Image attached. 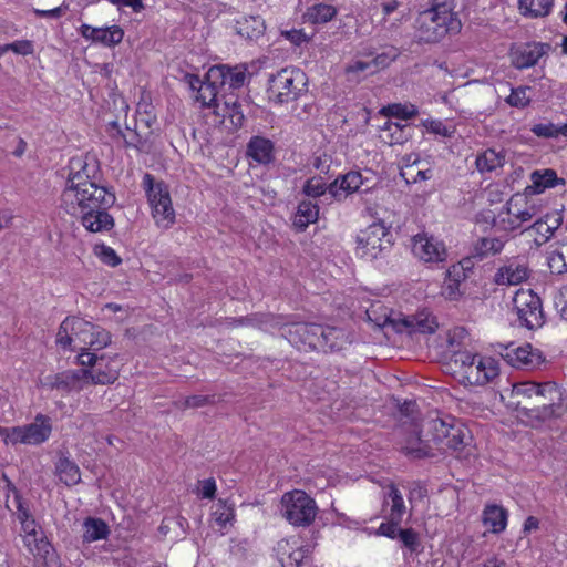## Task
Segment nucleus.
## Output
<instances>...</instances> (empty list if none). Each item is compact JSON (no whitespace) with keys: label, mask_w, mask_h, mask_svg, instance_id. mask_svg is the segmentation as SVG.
Instances as JSON below:
<instances>
[{"label":"nucleus","mask_w":567,"mask_h":567,"mask_svg":"<svg viewBox=\"0 0 567 567\" xmlns=\"http://www.w3.org/2000/svg\"><path fill=\"white\" fill-rule=\"evenodd\" d=\"M209 80L214 83H219L221 89H239L244 86L247 80L246 66L239 64L229 66L226 64H218L209 68Z\"/></svg>","instance_id":"21"},{"label":"nucleus","mask_w":567,"mask_h":567,"mask_svg":"<svg viewBox=\"0 0 567 567\" xmlns=\"http://www.w3.org/2000/svg\"><path fill=\"white\" fill-rule=\"evenodd\" d=\"M362 184V175L359 172L352 171L331 183L329 185V194L340 200L342 197L358 192Z\"/></svg>","instance_id":"26"},{"label":"nucleus","mask_w":567,"mask_h":567,"mask_svg":"<svg viewBox=\"0 0 567 567\" xmlns=\"http://www.w3.org/2000/svg\"><path fill=\"white\" fill-rule=\"evenodd\" d=\"M306 73L293 66H288L271 74L268 79V96L276 104H287L299 99L307 91Z\"/></svg>","instance_id":"6"},{"label":"nucleus","mask_w":567,"mask_h":567,"mask_svg":"<svg viewBox=\"0 0 567 567\" xmlns=\"http://www.w3.org/2000/svg\"><path fill=\"white\" fill-rule=\"evenodd\" d=\"M13 504L16 506L14 515L19 520L20 525L27 523L28 520L34 519L28 506L24 504L22 497L19 494H16L13 497Z\"/></svg>","instance_id":"59"},{"label":"nucleus","mask_w":567,"mask_h":567,"mask_svg":"<svg viewBox=\"0 0 567 567\" xmlns=\"http://www.w3.org/2000/svg\"><path fill=\"white\" fill-rule=\"evenodd\" d=\"M554 0H518L520 14L529 19L545 18L550 14Z\"/></svg>","instance_id":"36"},{"label":"nucleus","mask_w":567,"mask_h":567,"mask_svg":"<svg viewBox=\"0 0 567 567\" xmlns=\"http://www.w3.org/2000/svg\"><path fill=\"white\" fill-rule=\"evenodd\" d=\"M505 243L499 237H481L473 244L472 256L480 260L496 256L502 252Z\"/></svg>","instance_id":"34"},{"label":"nucleus","mask_w":567,"mask_h":567,"mask_svg":"<svg viewBox=\"0 0 567 567\" xmlns=\"http://www.w3.org/2000/svg\"><path fill=\"white\" fill-rule=\"evenodd\" d=\"M337 9L331 4L318 3L309 7L306 17L313 24L326 23L334 18Z\"/></svg>","instance_id":"46"},{"label":"nucleus","mask_w":567,"mask_h":567,"mask_svg":"<svg viewBox=\"0 0 567 567\" xmlns=\"http://www.w3.org/2000/svg\"><path fill=\"white\" fill-rule=\"evenodd\" d=\"M212 519L218 529L224 534L228 527H231L235 520V511L226 501L219 499L212 512Z\"/></svg>","instance_id":"42"},{"label":"nucleus","mask_w":567,"mask_h":567,"mask_svg":"<svg viewBox=\"0 0 567 567\" xmlns=\"http://www.w3.org/2000/svg\"><path fill=\"white\" fill-rule=\"evenodd\" d=\"M505 163V155L503 152H496L493 148H487L477 155L475 165L480 173H491L497 168L503 167Z\"/></svg>","instance_id":"41"},{"label":"nucleus","mask_w":567,"mask_h":567,"mask_svg":"<svg viewBox=\"0 0 567 567\" xmlns=\"http://www.w3.org/2000/svg\"><path fill=\"white\" fill-rule=\"evenodd\" d=\"M69 169L66 187L61 195V207L71 216L80 218L82 226L91 233L111 230L114 218L107 209L114 205L116 198L94 181L97 163L73 157Z\"/></svg>","instance_id":"1"},{"label":"nucleus","mask_w":567,"mask_h":567,"mask_svg":"<svg viewBox=\"0 0 567 567\" xmlns=\"http://www.w3.org/2000/svg\"><path fill=\"white\" fill-rule=\"evenodd\" d=\"M90 384L86 380V370H68L54 375L51 386L53 389L71 391L81 390L83 386Z\"/></svg>","instance_id":"27"},{"label":"nucleus","mask_w":567,"mask_h":567,"mask_svg":"<svg viewBox=\"0 0 567 567\" xmlns=\"http://www.w3.org/2000/svg\"><path fill=\"white\" fill-rule=\"evenodd\" d=\"M377 310L374 307H372L367 311V316L369 320L373 321L378 328H383L391 324L398 332H403L406 330L409 333L420 332L431 334L434 333L439 327L435 317L425 309L417 311L413 316L404 317L400 321L391 319L386 309H384V312L381 317L372 318V315Z\"/></svg>","instance_id":"12"},{"label":"nucleus","mask_w":567,"mask_h":567,"mask_svg":"<svg viewBox=\"0 0 567 567\" xmlns=\"http://www.w3.org/2000/svg\"><path fill=\"white\" fill-rule=\"evenodd\" d=\"M319 216V207L311 200H302L299 203L297 213L293 218V226L302 231L308 225L317 221Z\"/></svg>","instance_id":"38"},{"label":"nucleus","mask_w":567,"mask_h":567,"mask_svg":"<svg viewBox=\"0 0 567 567\" xmlns=\"http://www.w3.org/2000/svg\"><path fill=\"white\" fill-rule=\"evenodd\" d=\"M96 255L102 262L111 267H116L121 264V258L117 256L115 250L109 246L101 245L95 247Z\"/></svg>","instance_id":"56"},{"label":"nucleus","mask_w":567,"mask_h":567,"mask_svg":"<svg viewBox=\"0 0 567 567\" xmlns=\"http://www.w3.org/2000/svg\"><path fill=\"white\" fill-rule=\"evenodd\" d=\"M81 35L94 43L105 47H114L122 42L124 31L120 25H110L104 28H95L89 24H82L80 28Z\"/></svg>","instance_id":"22"},{"label":"nucleus","mask_w":567,"mask_h":567,"mask_svg":"<svg viewBox=\"0 0 567 567\" xmlns=\"http://www.w3.org/2000/svg\"><path fill=\"white\" fill-rule=\"evenodd\" d=\"M413 419L405 435L402 451L405 455L414 460L435 457V449L432 443V436L427 435V431Z\"/></svg>","instance_id":"15"},{"label":"nucleus","mask_w":567,"mask_h":567,"mask_svg":"<svg viewBox=\"0 0 567 567\" xmlns=\"http://www.w3.org/2000/svg\"><path fill=\"white\" fill-rule=\"evenodd\" d=\"M120 140L123 141L126 147H134L138 151L145 150L146 141L136 131L130 130L128 127L123 131V135Z\"/></svg>","instance_id":"57"},{"label":"nucleus","mask_w":567,"mask_h":567,"mask_svg":"<svg viewBox=\"0 0 567 567\" xmlns=\"http://www.w3.org/2000/svg\"><path fill=\"white\" fill-rule=\"evenodd\" d=\"M550 44L542 42H530L518 47L512 54L513 64L517 69H526L538 63L539 59L547 54Z\"/></svg>","instance_id":"23"},{"label":"nucleus","mask_w":567,"mask_h":567,"mask_svg":"<svg viewBox=\"0 0 567 567\" xmlns=\"http://www.w3.org/2000/svg\"><path fill=\"white\" fill-rule=\"evenodd\" d=\"M372 70V62L370 61H354L346 68L348 75H358L360 73Z\"/></svg>","instance_id":"64"},{"label":"nucleus","mask_w":567,"mask_h":567,"mask_svg":"<svg viewBox=\"0 0 567 567\" xmlns=\"http://www.w3.org/2000/svg\"><path fill=\"white\" fill-rule=\"evenodd\" d=\"M83 539L92 543L106 539L110 534L107 524L101 518L87 517L83 523Z\"/></svg>","instance_id":"43"},{"label":"nucleus","mask_w":567,"mask_h":567,"mask_svg":"<svg viewBox=\"0 0 567 567\" xmlns=\"http://www.w3.org/2000/svg\"><path fill=\"white\" fill-rule=\"evenodd\" d=\"M246 153L258 164H268L274 159V143L262 136H252L247 144Z\"/></svg>","instance_id":"33"},{"label":"nucleus","mask_w":567,"mask_h":567,"mask_svg":"<svg viewBox=\"0 0 567 567\" xmlns=\"http://www.w3.org/2000/svg\"><path fill=\"white\" fill-rule=\"evenodd\" d=\"M518 415L533 427L559 419L567 412V393L555 382L525 381L513 385Z\"/></svg>","instance_id":"2"},{"label":"nucleus","mask_w":567,"mask_h":567,"mask_svg":"<svg viewBox=\"0 0 567 567\" xmlns=\"http://www.w3.org/2000/svg\"><path fill=\"white\" fill-rule=\"evenodd\" d=\"M52 432L51 419L38 414L34 421L22 426L2 427L0 426V436L6 444H28L39 445L45 442Z\"/></svg>","instance_id":"11"},{"label":"nucleus","mask_w":567,"mask_h":567,"mask_svg":"<svg viewBox=\"0 0 567 567\" xmlns=\"http://www.w3.org/2000/svg\"><path fill=\"white\" fill-rule=\"evenodd\" d=\"M143 186L152 208V216L158 227L169 228L175 223V210L172 205L168 186L164 182H157L155 177L146 173L143 177Z\"/></svg>","instance_id":"7"},{"label":"nucleus","mask_w":567,"mask_h":567,"mask_svg":"<svg viewBox=\"0 0 567 567\" xmlns=\"http://www.w3.org/2000/svg\"><path fill=\"white\" fill-rule=\"evenodd\" d=\"M275 551L282 567H300L309 550L298 546L297 542L281 539L277 543Z\"/></svg>","instance_id":"24"},{"label":"nucleus","mask_w":567,"mask_h":567,"mask_svg":"<svg viewBox=\"0 0 567 567\" xmlns=\"http://www.w3.org/2000/svg\"><path fill=\"white\" fill-rule=\"evenodd\" d=\"M55 472L66 486H74L81 482L79 466L68 456L61 455L55 464Z\"/></svg>","instance_id":"37"},{"label":"nucleus","mask_w":567,"mask_h":567,"mask_svg":"<svg viewBox=\"0 0 567 567\" xmlns=\"http://www.w3.org/2000/svg\"><path fill=\"white\" fill-rule=\"evenodd\" d=\"M561 221L563 218L558 213L547 214L544 218L537 219L533 225L523 229L522 235L532 239L538 248L551 238Z\"/></svg>","instance_id":"20"},{"label":"nucleus","mask_w":567,"mask_h":567,"mask_svg":"<svg viewBox=\"0 0 567 567\" xmlns=\"http://www.w3.org/2000/svg\"><path fill=\"white\" fill-rule=\"evenodd\" d=\"M216 113L224 120L228 118L235 128L241 127L245 121L243 104L235 95L224 96L223 102L216 103Z\"/></svg>","instance_id":"31"},{"label":"nucleus","mask_w":567,"mask_h":567,"mask_svg":"<svg viewBox=\"0 0 567 567\" xmlns=\"http://www.w3.org/2000/svg\"><path fill=\"white\" fill-rule=\"evenodd\" d=\"M460 285V282L451 281V279L446 277L441 288V295L450 300L457 299L461 295Z\"/></svg>","instance_id":"62"},{"label":"nucleus","mask_w":567,"mask_h":567,"mask_svg":"<svg viewBox=\"0 0 567 567\" xmlns=\"http://www.w3.org/2000/svg\"><path fill=\"white\" fill-rule=\"evenodd\" d=\"M548 268L551 274H563L567 268L564 255L556 251L551 252L548 256Z\"/></svg>","instance_id":"60"},{"label":"nucleus","mask_w":567,"mask_h":567,"mask_svg":"<svg viewBox=\"0 0 567 567\" xmlns=\"http://www.w3.org/2000/svg\"><path fill=\"white\" fill-rule=\"evenodd\" d=\"M385 503L390 504V512L385 516L386 522L381 523L379 528L375 530L374 534L377 536H392L391 534H393V526L395 524H401L403 515L406 512V506L404 504L402 493L394 484H391L388 487Z\"/></svg>","instance_id":"19"},{"label":"nucleus","mask_w":567,"mask_h":567,"mask_svg":"<svg viewBox=\"0 0 567 567\" xmlns=\"http://www.w3.org/2000/svg\"><path fill=\"white\" fill-rule=\"evenodd\" d=\"M537 210L535 206L527 207L525 209L512 210V206L506 208V218L503 216L504 212H501L495 224L501 225L504 230H515L522 226V224L529 221L536 215Z\"/></svg>","instance_id":"32"},{"label":"nucleus","mask_w":567,"mask_h":567,"mask_svg":"<svg viewBox=\"0 0 567 567\" xmlns=\"http://www.w3.org/2000/svg\"><path fill=\"white\" fill-rule=\"evenodd\" d=\"M423 427L432 436L436 455L447 452L460 454L472 442L467 426L450 415L427 419Z\"/></svg>","instance_id":"5"},{"label":"nucleus","mask_w":567,"mask_h":567,"mask_svg":"<svg viewBox=\"0 0 567 567\" xmlns=\"http://www.w3.org/2000/svg\"><path fill=\"white\" fill-rule=\"evenodd\" d=\"M501 357L513 368L534 370L545 363L543 352L530 343L515 347L513 343L502 346Z\"/></svg>","instance_id":"16"},{"label":"nucleus","mask_w":567,"mask_h":567,"mask_svg":"<svg viewBox=\"0 0 567 567\" xmlns=\"http://www.w3.org/2000/svg\"><path fill=\"white\" fill-rule=\"evenodd\" d=\"M412 254L425 264H440L447 258L443 240L427 233L417 234L412 238Z\"/></svg>","instance_id":"18"},{"label":"nucleus","mask_w":567,"mask_h":567,"mask_svg":"<svg viewBox=\"0 0 567 567\" xmlns=\"http://www.w3.org/2000/svg\"><path fill=\"white\" fill-rule=\"evenodd\" d=\"M392 536H386L391 539H399L402 545L408 548L411 553H416L420 549L421 543L419 534L413 528H401L400 524L393 526Z\"/></svg>","instance_id":"45"},{"label":"nucleus","mask_w":567,"mask_h":567,"mask_svg":"<svg viewBox=\"0 0 567 567\" xmlns=\"http://www.w3.org/2000/svg\"><path fill=\"white\" fill-rule=\"evenodd\" d=\"M213 402V398L209 395H192L185 399H181L174 402L175 408L185 411L187 409L202 408Z\"/></svg>","instance_id":"52"},{"label":"nucleus","mask_w":567,"mask_h":567,"mask_svg":"<svg viewBox=\"0 0 567 567\" xmlns=\"http://www.w3.org/2000/svg\"><path fill=\"white\" fill-rule=\"evenodd\" d=\"M560 131H563L561 125L556 126L553 123H539V124H535L532 127V132L536 136L545 137V138L557 137L558 135H561Z\"/></svg>","instance_id":"58"},{"label":"nucleus","mask_w":567,"mask_h":567,"mask_svg":"<svg viewBox=\"0 0 567 567\" xmlns=\"http://www.w3.org/2000/svg\"><path fill=\"white\" fill-rule=\"evenodd\" d=\"M529 276L528 267L517 260H511L507 265L501 267L495 274L494 281L497 285H519Z\"/></svg>","instance_id":"25"},{"label":"nucleus","mask_w":567,"mask_h":567,"mask_svg":"<svg viewBox=\"0 0 567 567\" xmlns=\"http://www.w3.org/2000/svg\"><path fill=\"white\" fill-rule=\"evenodd\" d=\"M449 368L454 379L464 386H483L499 373L495 359L470 351L454 352Z\"/></svg>","instance_id":"4"},{"label":"nucleus","mask_w":567,"mask_h":567,"mask_svg":"<svg viewBox=\"0 0 567 567\" xmlns=\"http://www.w3.org/2000/svg\"><path fill=\"white\" fill-rule=\"evenodd\" d=\"M327 192L329 193V186H326L321 177H312L308 179L303 186V193L313 198L320 197Z\"/></svg>","instance_id":"53"},{"label":"nucleus","mask_w":567,"mask_h":567,"mask_svg":"<svg viewBox=\"0 0 567 567\" xmlns=\"http://www.w3.org/2000/svg\"><path fill=\"white\" fill-rule=\"evenodd\" d=\"M554 305L560 317L567 321V284L563 285L554 298Z\"/></svg>","instance_id":"61"},{"label":"nucleus","mask_w":567,"mask_h":567,"mask_svg":"<svg viewBox=\"0 0 567 567\" xmlns=\"http://www.w3.org/2000/svg\"><path fill=\"white\" fill-rule=\"evenodd\" d=\"M234 324L237 326H251L257 327L264 330L270 329H281L284 326V317L275 316L271 313L266 315H251L247 317H241L239 319L233 320Z\"/></svg>","instance_id":"35"},{"label":"nucleus","mask_w":567,"mask_h":567,"mask_svg":"<svg viewBox=\"0 0 567 567\" xmlns=\"http://www.w3.org/2000/svg\"><path fill=\"white\" fill-rule=\"evenodd\" d=\"M461 21L453 12L452 0H435L434 4L422 11L415 21V37L419 41L435 43L447 33L461 30Z\"/></svg>","instance_id":"3"},{"label":"nucleus","mask_w":567,"mask_h":567,"mask_svg":"<svg viewBox=\"0 0 567 567\" xmlns=\"http://www.w3.org/2000/svg\"><path fill=\"white\" fill-rule=\"evenodd\" d=\"M381 114L388 117L411 120L419 114L417 107L412 103H393L381 109Z\"/></svg>","instance_id":"47"},{"label":"nucleus","mask_w":567,"mask_h":567,"mask_svg":"<svg viewBox=\"0 0 567 567\" xmlns=\"http://www.w3.org/2000/svg\"><path fill=\"white\" fill-rule=\"evenodd\" d=\"M483 523L492 533L503 532L507 524V512L497 505H489L483 512Z\"/></svg>","instance_id":"39"},{"label":"nucleus","mask_w":567,"mask_h":567,"mask_svg":"<svg viewBox=\"0 0 567 567\" xmlns=\"http://www.w3.org/2000/svg\"><path fill=\"white\" fill-rule=\"evenodd\" d=\"M348 343H350V339L348 333L337 327H323L321 328L320 333V347L321 351H339L342 350Z\"/></svg>","instance_id":"30"},{"label":"nucleus","mask_w":567,"mask_h":567,"mask_svg":"<svg viewBox=\"0 0 567 567\" xmlns=\"http://www.w3.org/2000/svg\"><path fill=\"white\" fill-rule=\"evenodd\" d=\"M23 545L43 567H61L60 558L35 519L21 524Z\"/></svg>","instance_id":"8"},{"label":"nucleus","mask_w":567,"mask_h":567,"mask_svg":"<svg viewBox=\"0 0 567 567\" xmlns=\"http://www.w3.org/2000/svg\"><path fill=\"white\" fill-rule=\"evenodd\" d=\"M424 126L431 133H434V134H437V135H441L444 137H450L453 133V131H451L446 125H444L443 122L437 121V120L425 121Z\"/></svg>","instance_id":"63"},{"label":"nucleus","mask_w":567,"mask_h":567,"mask_svg":"<svg viewBox=\"0 0 567 567\" xmlns=\"http://www.w3.org/2000/svg\"><path fill=\"white\" fill-rule=\"evenodd\" d=\"M530 181L532 185L526 187V192L530 194H540L547 188L566 184L565 179L559 178L551 168L534 171L530 174Z\"/></svg>","instance_id":"28"},{"label":"nucleus","mask_w":567,"mask_h":567,"mask_svg":"<svg viewBox=\"0 0 567 567\" xmlns=\"http://www.w3.org/2000/svg\"><path fill=\"white\" fill-rule=\"evenodd\" d=\"M406 125H400L398 123H393L391 121H388L384 126L383 131L389 132V140L388 143L390 145H396V144H403L408 141L409 134L405 133Z\"/></svg>","instance_id":"50"},{"label":"nucleus","mask_w":567,"mask_h":567,"mask_svg":"<svg viewBox=\"0 0 567 567\" xmlns=\"http://www.w3.org/2000/svg\"><path fill=\"white\" fill-rule=\"evenodd\" d=\"M527 86L513 87L511 94L505 99L506 103L513 107L523 109L530 102V97L527 95Z\"/></svg>","instance_id":"51"},{"label":"nucleus","mask_w":567,"mask_h":567,"mask_svg":"<svg viewBox=\"0 0 567 567\" xmlns=\"http://www.w3.org/2000/svg\"><path fill=\"white\" fill-rule=\"evenodd\" d=\"M321 324L289 322L284 317L282 336L293 346H305L312 350H319Z\"/></svg>","instance_id":"17"},{"label":"nucleus","mask_w":567,"mask_h":567,"mask_svg":"<svg viewBox=\"0 0 567 567\" xmlns=\"http://www.w3.org/2000/svg\"><path fill=\"white\" fill-rule=\"evenodd\" d=\"M357 252L367 260L386 256L393 246V235L383 223H373L357 237Z\"/></svg>","instance_id":"10"},{"label":"nucleus","mask_w":567,"mask_h":567,"mask_svg":"<svg viewBox=\"0 0 567 567\" xmlns=\"http://www.w3.org/2000/svg\"><path fill=\"white\" fill-rule=\"evenodd\" d=\"M84 323L87 327H81L80 330H75L74 333V342L76 343L74 346V349H80L81 352H90V341L94 338V332L96 326L92 324L91 322L84 320Z\"/></svg>","instance_id":"49"},{"label":"nucleus","mask_w":567,"mask_h":567,"mask_svg":"<svg viewBox=\"0 0 567 567\" xmlns=\"http://www.w3.org/2000/svg\"><path fill=\"white\" fill-rule=\"evenodd\" d=\"M78 362L86 370V380L90 384H111L118 378L116 361L105 355H96L94 352H80Z\"/></svg>","instance_id":"13"},{"label":"nucleus","mask_w":567,"mask_h":567,"mask_svg":"<svg viewBox=\"0 0 567 567\" xmlns=\"http://www.w3.org/2000/svg\"><path fill=\"white\" fill-rule=\"evenodd\" d=\"M519 324L529 330L539 328L544 323V313L540 298L530 289L518 290L513 299Z\"/></svg>","instance_id":"14"},{"label":"nucleus","mask_w":567,"mask_h":567,"mask_svg":"<svg viewBox=\"0 0 567 567\" xmlns=\"http://www.w3.org/2000/svg\"><path fill=\"white\" fill-rule=\"evenodd\" d=\"M81 327H87L84 323V319L76 317L65 318L60 324L56 334V343L63 348L71 347L74 342L75 330L81 331Z\"/></svg>","instance_id":"40"},{"label":"nucleus","mask_w":567,"mask_h":567,"mask_svg":"<svg viewBox=\"0 0 567 567\" xmlns=\"http://www.w3.org/2000/svg\"><path fill=\"white\" fill-rule=\"evenodd\" d=\"M280 513L291 525L306 527L315 520L318 506L306 492L295 489L282 495Z\"/></svg>","instance_id":"9"},{"label":"nucleus","mask_w":567,"mask_h":567,"mask_svg":"<svg viewBox=\"0 0 567 567\" xmlns=\"http://www.w3.org/2000/svg\"><path fill=\"white\" fill-rule=\"evenodd\" d=\"M111 343V333L96 326L94 338L90 341V352L100 351Z\"/></svg>","instance_id":"55"},{"label":"nucleus","mask_w":567,"mask_h":567,"mask_svg":"<svg viewBox=\"0 0 567 567\" xmlns=\"http://www.w3.org/2000/svg\"><path fill=\"white\" fill-rule=\"evenodd\" d=\"M2 55L8 51H12L16 54L29 55L33 53V44L29 40H19L12 43H7L0 47Z\"/></svg>","instance_id":"54"},{"label":"nucleus","mask_w":567,"mask_h":567,"mask_svg":"<svg viewBox=\"0 0 567 567\" xmlns=\"http://www.w3.org/2000/svg\"><path fill=\"white\" fill-rule=\"evenodd\" d=\"M221 86L219 83H214L209 80V70L205 75V83L198 90V93L195 95L196 101L200 102L203 106H214L216 109V103H219L218 94Z\"/></svg>","instance_id":"44"},{"label":"nucleus","mask_w":567,"mask_h":567,"mask_svg":"<svg viewBox=\"0 0 567 567\" xmlns=\"http://www.w3.org/2000/svg\"><path fill=\"white\" fill-rule=\"evenodd\" d=\"M238 35L249 41H257L266 30L265 20L260 16H244L236 21Z\"/></svg>","instance_id":"29"},{"label":"nucleus","mask_w":567,"mask_h":567,"mask_svg":"<svg viewBox=\"0 0 567 567\" xmlns=\"http://www.w3.org/2000/svg\"><path fill=\"white\" fill-rule=\"evenodd\" d=\"M421 164L420 158H415L412 164H406L401 171V176L406 183H417L420 181H426L432 177V171L430 168H417Z\"/></svg>","instance_id":"48"}]
</instances>
